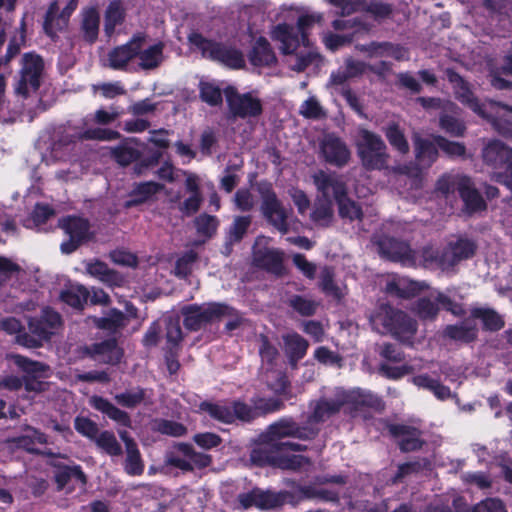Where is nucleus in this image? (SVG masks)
Segmentation results:
<instances>
[{"mask_svg":"<svg viewBox=\"0 0 512 512\" xmlns=\"http://www.w3.org/2000/svg\"><path fill=\"white\" fill-rule=\"evenodd\" d=\"M285 407L283 399L256 394L250 399V403L241 399L219 402L205 400L200 402L199 411L207 413L211 419L223 424L244 425L252 424L258 418L279 412Z\"/></svg>","mask_w":512,"mask_h":512,"instance_id":"nucleus-1","label":"nucleus"},{"mask_svg":"<svg viewBox=\"0 0 512 512\" xmlns=\"http://www.w3.org/2000/svg\"><path fill=\"white\" fill-rule=\"evenodd\" d=\"M383 400L375 393L361 389L336 388L332 398L321 397L315 402L312 412L307 418L309 424L323 423L328 418L338 414L342 408L345 413L355 417L364 408L375 411L384 409Z\"/></svg>","mask_w":512,"mask_h":512,"instance_id":"nucleus-2","label":"nucleus"},{"mask_svg":"<svg viewBox=\"0 0 512 512\" xmlns=\"http://www.w3.org/2000/svg\"><path fill=\"white\" fill-rule=\"evenodd\" d=\"M313 183L323 199L333 197L338 206L340 218L350 222L363 220V209L358 202L348 196V186L342 176L335 172L319 170L313 175Z\"/></svg>","mask_w":512,"mask_h":512,"instance_id":"nucleus-3","label":"nucleus"},{"mask_svg":"<svg viewBox=\"0 0 512 512\" xmlns=\"http://www.w3.org/2000/svg\"><path fill=\"white\" fill-rule=\"evenodd\" d=\"M356 152L365 171H384L389 168L390 154L382 137L368 129L359 131Z\"/></svg>","mask_w":512,"mask_h":512,"instance_id":"nucleus-4","label":"nucleus"},{"mask_svg":"<svg viewBox=\"0 0 512 512\" xmlns=\"http://www.w3.org/2000/svg\"><path fill=\"white\" fill-rule=\"evenodd\" d=\"M189 43L196 47L201 55L214 62H218L230 69H242L245 67V59L242 51L233 45L208 39L199 32L188 35Z\"/></svg>","mask_w":512,"mask_h":512,"instance_id":"nucleus-5","label":"nucleus"},{"mask_svg":"<svg viewBox=\"0 0 512 512\" xmlns=\"http://www.w3.org/2000/svg\"><path fill=\"white\" fill-rule=\"evenodd\" d=\"M255 189L261 198L260 211L264 219L281 234H287L290 230L289 214L272 183L266 179L260 180L256 182Z\"/></svg>","mask_w":512,"mask_h":512,"instance_id":"nucleus-6","label":"nucleus"},{"mask_svg":"<svg viewBox=\"0 0 512 512\" xmlns=\"http://www.w3.org/2000/svg\"><path fill=\"white\" fill-rule=\"evenodd\" d=\"M184 327L192 332L201 330L207 324L223 317L238 316L237 310L220 302H210L205 306L198 304H189L181 309Z\"/></svg>","mask_w":512,"mask_h":512,"instance_id":"nucleus-7","label":"nucleus"},{"mask_svg":"<svg viewBox=\"0 0 512 512\" xmlns=\"http://www.w3.org/2000/svg\"><path fill=\"white\" fill-rule=\"evenodd\" d=\"M44 60L35 52H26L20 60L18 78L14 85L16 95L27 99L31 93H36L42 83L44 74Z\"/></svg>","mask_w":512,"mask_h":512,"instance_id":"nucleus-8","label":"nucleus"},{"mask_svg":"<svg viewBox=\"0 0 512 512\" xmlns=\"http://www.w3.org/2000/svg\"><path fill=\"white\" fill-rule=\"evenodd\" d=\"M382 326L394 338L408 345H413V339L417 332V322L402 310L386 307L377 316Z\"/></svg>","mask_w":512,"mask_h":512,"instance_id":"nucleus-9","label":"nucleus"},{"mask_svg":"<svg viewBox=\"0 0 512 512\" xmlns=\"http://www.w3.org/2000/svg\"><path fill=\"white\" fill-rule=\"evenodd\" d=\"M59 227L68 236V239L60 245V251L66 255L74 253L80 246L94 238L89 220L80 216L68 215L61 218Z\"/></svg>","mask_w":512,"mask_h":512,"instance_id":"nucleus-10","label":"nucleus"},{"mask_svg":"<svg viewBox=\"0 0 512 512\" xmlns=\"http://www.w3.org/2000/svg\"><path fill=\"white\" fill-rule=\"evenodd\" d=\"M318 433V428H314L311 425H300L293 417L284 416L271 423L262 437L273 442L284 438L310 441L315 439Z\"/></svg>","mask_w":512,"mask_h":512,"instance_id":"nucleus-11","label":"nucleus"},{"mask_svg":"<svg viewBox=\"0 0 512 512\" xmlns=\"http://www.w3.org/2000/svg\"><path fill=\"white\" fill-rule=\"evenodd\" d=\"M440 308L451 313L455 317L466 315V309L462 303L454 301L443 292H438L435 300L429 297H420L415 303V312L421 320L434 321L437 319Z\"/></svg>","mask_w":512,"mask_h":512,"instance_id":"nucleus-12","label":"nucleus"},{"mask_svg":"<svg viewBox=\"0 0 512 512\" xmlns=\"http://www.w3.org/2000/svg\"><path fill=\"white\" fill-rule=\"evenodd\" d=\"M224 95L229 112L235 118H257L263 113V104L260 98L252 92L239 93L234 86H227Z\"/></svg>","mask_w":512,"mask_h":512,"instance_id":"nucleus-13","label":"nucleus"},{"mask_svg":"<svg viewBox=\"0 0 512 512\" xmlns=\"http://www.w3.org/2000/svg\"><path fill=\"white\" fill-rule=\"evenodd\" d=\"M27 325L31 334L38 336L42 342H49L63 326V319L59 312L46 306L38 316L30 317Z\"/></svg>","mask_w":512,"mask_h":512,"instance_id":"nucleus-14","label":"nucleus"},{"mask_svg":"<svg viewBox=\"0 0 512 512\" xmlns=\"http://www.w3.org/2000/svg\"><path fill=\"white\" fill-rule=\"evenodd\" d=\"M455 189L463 202L462 213L473 216L487 209V204L481 193L475 187L471 177L460 175L455 181Z\"/></svg>","mask_w":512,"mask_h":512,"instance_id":"nucleus-15","label":"nucleus"},{"mask_svg":"<svg viewBox=\"0 0 512 512\" xmlns=\"http://www.w3.org/2000/svg\"><path fill=\"white\" fill-rule=\"evenodd\" d=\"M146 41V34L138 32L133 34L125 44L112 48L107 55L108 67L113 70H126L131 60L137 57L139 49Z\"/></svg>","mask_w":512,"mask_h":512,"instance_id":"nucleus-16","label":"nucleus"},{"mask_svg":"<svg viewBox=\"0 0 512 512\" xmlns=\"http://www.w3.org/2000/svg\"><path fill=\"white\" fill-rule=\"evenodd\" d=\"M379 252L382 257L405 265H414L416 261L415 251L410 244L401 239L384 235L378 241Z\"/></svg>","mask_w":512,"mask_h":512,"instance_id":"nucleus-17","label":"nucleus"},{"mask_svg":"<svg viewBox=\"0 0 512 512\" xmlns=\"http://www.w3.org/2000/svg\"><path fill=\"white\" fill-rule=\"evenodd\" d=\"M320 151L326 163L337 168L345 167L351 159V151L346 142L335 133L324 136Z\"/></svg>","mask_w":512,"mask_h":512,"instance_id":"nucleus-18","label":"nucleus"},{"mask_svg":"<svg viewBox=\"0 0 512 512\" xmlns=\"http://www.w3.org/2000/svg\"><path fill=\"white\" fill-rule=\"evenodd\" d=\"M448 81L454 85L455 97L462 104L470 108L474 113L484 119H490V114L486 113L484 105L474 95L465 79L454 69L446 70Z\"/></svg>","mask_w":512,"mask_h":512,"instance_id":"nucleus-19","label":"nucleus"},{"mask_svg":"<svg viewBox=\"0 0 512 512\" xmlns=\"http://www.w3.org/2000/svg\"><path fill=\"white\" fill-rule=\"evenodd\" d=\"M389 435L397 440L398 448L403 453L419 451L425 445L421 438L422 431L414 426L406 424L387 423Z\"/></svg>","mask_w":512,"mask_h":512,"instance_id":"nucleus-20","label":"nucleus"},{"mask_svg":"<svg viewBox=\"0 0 512 512\" xmlns=\"http://www.w3.org/2000/svg\"><path fill=\"white\" fill-rule=\"evenodd\" d=\"M482 159L485 165L496 172H507L512 163V148L500 140L490 141L482 150Z\"/></svg>","mask_w":512,"mask_h":512,"instance_id":"nucleus-21","label":"nucleus"},{"mask_svg":"<svg viewBox=\"0 0 512 512\" xmlns=\"http://www.w3.org/2000/svg\"><path fill=\"white\" fill-rule=\"evenodd\" d=\"M237 500L244 509L255 506L267 510L283 506L282 491H263L260 488H253L248 492L240 493Z\"/></svg>","mask_w":512,"mask_h":512,"instance_id":"nucleus-22","label":"nucleus"},{"mask_svg":"<svg viewBox=\"0 0 512 512\" xmlns=\"http://www.w3.org/2000/svg\"><path fill=\"white\" fill-rule=\"evenodd\" d=\"M479 328L470 314L463 320L448 324L442 330V337L460 345H470L478 340Z\"/></svg>","mask_w":512,"mask_h":512,"instance_id":"nucleus-23","label":"nucleus"},{"mask_svg":"<svg viewBox=\"0 0 512 512\" xmlns=\"http://www.w3.org/2000/svg\"><path fill=\"white\" fill-rule=\"evenodd\" d=\"M477 250L476 243L468 238L459 237L443 248V264L447 271L453 269L461 261L472 258Z\"/></svg>","mask_w":512,"mask_h":512,"instance_id":"nucleus-24","label":"nucleus"},{"mask_svg":"<svg viewBox=\"0 0 512 512\" xmlns=\"http://www.w3.org/2000/svg\"><path fill=\"white\" fill-rule=\"evenodd\" d=\"M85 354L105 364L117 365L123 357V349L118 346L116 338H108L85 347Z\"/></svg>","mask_w":512,"mask_h":512,"instance_id":"nucleus-25","label":"nucleus"},{"mask_svg":"<svg viewBox=\"0 0 512 512\" xmlns=\"http://www.w3.org/2000/svg\"><path fill=\"white\" fill-rule=\"evenodd\" d=\"M412 142L416 163L421 168L428 169L432 167L439 157V147L435 140L422 137L419 133H414Z\"/></svg>","mask_w":512,"mask_h":512,"instance_id":"nucleus-26","label":"nucleus"},{"mask_svg":"<svg viewBox=\"0 0 512 512\" xmlns=\"http://www.w3.org/2000/svg\"><path fill=\"white\" fill-rule=\"evenodd\" d=\"M256 265L266 272L276 276L283 277L287 274L284 265V252L277 248H265L255 253Z\"/></svg>","mask_w":512,"mask_h":512,"instance_id":"nucleus-27","label":"nucleus"},{"mask_svg":"<svg viewBox=\"0 0 512 512\" xmlns=\"http://www.w3.org/2000/svg\"><path fill=\"white\" fill-rule=\"evenodd\" d=\"M248 60L252 66L258 68L272 67L277 64L276 54L264 36L256 39L248 53Z\"/></svg>","mask_w":512,"mask_h":512,"instance_id":"nucleus-28","label":"nucleus"},{"mask_svg":"<svg viewBox=\"0 0 512 512\" xmlns=\"http://www.w3.org/2000/svg\"><path fill=\"white\" fill-rule=\"evenodd\" d=\"M369 57H391L396 61L409 60V51L401 44L372 41L363 47Z\"/></svg>","mask_w":512,"mask_h":512,"instance_id":"nucleus-29","label":"nucleus"},{"mask_svg":"<svg viewBox=\"0 0 512 512\" xmlns=\"http://www.w3.org/2000/svg\"><path fill=\"white\" fill-rule=\"evenodd\" d=\"M52 467L55 468L54 481L57 486V491H62L72 479L79 482L82 487H85L88 483L87 475L78 464L70 466L56 462L52 463Z\"/></svg>","mask_w":512,"mask_h":512,"instance_id":"nucleus-30","label":"nucleus"},{"mask_svg":"<svg viewBox=\"0 0 512 512\" xmlns=\"http://www.w3.org/2000/svg\"><path fill=\"white\" fill-rule=\"evenodd\" d=\"M80 35L84 42L92 45L98 40L100 14L96 7L83 8L80 13Z\"/></svg>","mask_w":512,"mask_h":512,"instance_id":"nucleus-31","label":"nucleus"},{"mask_svg":"<svg viewBox=\"0 0 512 512\" xmlns=\"http://www.w3.org/2000/svg\"><path fill=\"white\" fill-rule=\"evenodd\" d=\"M473 321L479 320L485 332H498L505 326V320L495 309L486 306H473L469 310Z\"/></svg>","mask_w":512,"mask_h":512,"instance_id":"nucleus-32","label":"nucleus"},{"mask_svg":"<svg viewBox=\"0 0 512 512\" xmlns=\"http://www.w3.org/2000/svg\"><path fill=\"white\" fill-rule=\"evenodd\" d=\"M495 107L494 115L488 121L495 131L506 139H512V106L500 101H491Z\"/></svg>","mask_w":512,"mask_h":512,"instance_id":"nucleus-33","label":"nucleus"},{"mask_svg":"<svg viewBox=\"0 0 512 512\" xmlns=\"http://www.w3.org/2000/svg\"><path fill=\"white\" fill-rule=\"evenodd\" d=\"M90 405L118 425L125 428L131 427L132 421L130 415L126 411L116 407L108 399L94 395L90 398Z\"/></svg>","mask_w":512,"mask_h":512,"instance_id":"nucleus-34","label":"nucleus"},{"mask_svg":"<svg viewBox=\"0 0 512 512\" xmlns=\"http://www.w3.org/2000/svg\"><path fill=\"white\" fill-rule=\"evenodd\" d=\"M271 38L281 43L280 51L284 55L295 54L300 45L298 33L287 23H279L273 27Z\"/></svg>","mask_w":512,"mask_h":512,"instance_id":"nucleus-35","label":"nucleus"},{"mask_svg":"<svg viewBox=\"0 0 512 512\" xmlns=\"http://www.w3.org/2000/svg\"><path fill=\"white\" fill-rule=\"evenodd\" d=\"M121 439L126 447V459L124 464L125 472L131 476H140L144 472V463L141 458L137 443L126 431L120 433Z\"/></svg>","mask_w":512,"mask_h":512,"instance_id":"nucleus-36","label":"nucleus"},{"mask_svg":"<svg viewBox=\"0 0 512 512\" xmlns=\"http://www.w3.org/2000/svg\"><path fill=\"white\" fill-rule=\"evenodd\" d=\"M279 452L274 442L262 437V443L251 450L250 460L258 467H277Z\"/></svg>","mask_w":512,"mask_h":512,"instance_id":"nucleus-37","label":"nucleus"},{"mask_svg":"<svg viewBox=\"0 0 512 512\" xmlns=\"http://www.w3.org/2000/svg\"><path fill=\"white\" fill-rule=\"evenodd\" d=\"M164 188L163 184L154 181L136 183L130 191L129 199L125 201L124 207L129 209L139 206L150 200L155 194Z\"/></svg>","mask_w":512,"mask_h":512,"instance_id":"nucleus-38","label":"nucleus"},{"mask_svg":"<svg viewBox=\"0 0 512 512\" xmlns=\"http://www.w3.org/2000/svg\"><path fill=\"white\" fill-rule=\"evenodd\" d=\"M285 353L291 364H297L304 358L309 347L308 341L300 334L293 332L283 336Z\"/></svg>","mask_w":512,"mask_h":512,"instance_id":"nucleus-39","label":"nucleus"},{"mask_svg":"<svg viewBox=\"0 0 512 512\" xmlns=\"http://www.w3.org/2000/svg\"><path fill=\"white\" fill-rule=\"evenodd\" d=\"M57 11V4L53 2L46 11L43 23L44 33L53 41H56L58 32L64 31L69 23L67 19L57 14Z\"/></svg>","mask_w":512,"mask_h":512,"instance_id":"nucleus-40","label":"nucleus"},{"mask_svg":"<svg viewBox=\"0 0 512 512\" xmlns=\"http://www.w3.org/2000/svg\"><path fill=\"white\" fill-rule=\"evenodd\" d=\"M316 489L313 485H301L292 482L291 490H282L283 505L291 504L296 506L305 500H314L316 498Z\"/></svg>","mask_w":512,"mask_h":512,"instance_id":"nucleus-41","label":"nucleus"},{"mask_svg":"<svg viewBox=\"0 0 512 512\" xmlns=\"http://www.w3.org/2000/svg\"><path fill=\"white\" fill-rule=\"evenodd\" d=\"M384 135L390 146L401 155H406L410 151L408 140L401 129L400 125L396 122L389 123L383 129Z\"/></svg>","mask_w":512,"mask_h":512,"instance_id":"nucleus-42","label":"nucleus"},{"mask_svg":"<svg viewBox=\"0 0 512 512\" xmlns=\"http://www.w3.org/2000/svg\"><path fill=\"white\" fill-rule=\"evenodd\" d=\"M164 43L159 41L147 49H139L137 57L140 60V67L144 70L157 68L163 61Z\"/></svg>","mask_w":512,"mask_h":512,"instance_id":"nucleus-43","label":"nucleus"},{"mask_svg":"<svg viewBox=\"0 0 512 512\" xmlns=\"http://www.w3.org/2000/svg\"><path fill=\"white\" fill-rule=\"evenodd\" d=\"M125 11L118 1L109 3L104 14V32L107 37H111L115 28L125 21Z\"/></svg>","mask_w":512,"mask_h":512,"instance_id":"nucleus-44","label":"nucleus"},{"mask_svg":"<svg viewBox=\"0 0 512 512\" xmlns=\"http://www.w3.org/2000/svg\"><path fill=\"white\" fill-rule=\"evenodd\" d=\"M286 304L302 317H311L315 315L319 306L317 301L299 294L290 295L286 300Z\"/></svg>","mask_w":512,"mask_h":512,"instance_id":"nucleus-45","label":"nucleus"},{"mask_svg":"<svg viewBox=\"0 0 512 512\" xmlns=\"http://www.w3.org/2000/svg\"><path fill=\"white\" fill-rule=\"evenodd\" d=\"M319 288L327 296H331L336 300H341L343 294L340 287L335 282V271L331 266H324L319 276Z\"/></svg>","mask_w":512,"mask_h":512,"instance_id":"nucleus-46","label":"nucleus"},{"mask_svg":"<svg viewBox=\"0 0 512 512\" xmlns=\"http://www.w3.org/2000/svg\"><path fill=\"white\" fill-rule=\"evenodd\" d=\"M89 291L82 285L71 286L63 290L60 299L72 308L82 310L89 298Z\"/></svg>","mask_w":512,"mask_h":512,"instance_id":"nucleus-47","label":"nucleus"},{"mask_svg":"<svg viewBox=\"0 0 512 512\" xmlns=\"http://www.w3.org/2000/svg\"><path fill=\"white\" fill-rule=\"evenodd\" d=\"M430 465L431 462L426 457L418 458L417 460L414 461L399 464L395 475L391 478V482L392 484L400 483L405 477L411 474H417L429 468Z\"/></svg>","mask_w":512,"mask_h":512,"instance_id":"nucleus-48","label":"nucleus"},{"mask_svg":"<svg viewBox=\"0 0 512 512\" xmlns=\"http://www.w3.org/2000/svg\"><path fill=\"white\" fill-rule=\"evenodd\" d=\"M165 323V350H180L184 335L182 332L179 318L169 317L165 321Z\"/></svg>","mask_w":512,"mask_h":512,"instance_id":"nucleus-49","label":"nucleus"},{"mask_svg":"<svg viewBox=\"0 0 512 512\" xmlns=\"http://www.w3.org/2000/svg\"><path fill=\"white\" fill-rule=\"evenodd\" d=\"M439 127L451 137H463L466 132L465 123L458 117L447 112L440 113Z\"/></svg>","mask_w":512,"mask_h":512,"instance_id":"nucleus-50","label":"nucleus"},{"mask_svg":"<svg viewBox=\"0 0 512 512\" xmlns=\"http://www.w3.org/2000/svg\"><path fill=\"white\" fill-rule=\"evenodd\" d=\"M199 98L211 107L219 106L223 102L219 86L207 81L199 82Z\"/></svg>","mask_w":512,"mask_h":512,"instance_id":"nucleus-51","label":"nucleus"},{"mask_svg":"<svg viewBox=\"0 0 512 512\" xmlns=\"http://www.w3.org/2000/svg\"><path fill=\"white\" fill-rule=\"evenodd\" d=\"M194 225L198 235L210 239L217 232L219 220L216 216L202 213L194 219Z\"/></svg>","mask_w":512,"mask_h":512,"instance_id":"nucleus-52","label":"nucleus"},{"mask_svg":"<svg viewBox=\"0 0 512 512\" xmlns=\"http://www.w3.org/2000/svg\"><path fill=\"white\" fill-rule=\"evenodd\" d=\"M333 197H328V199H324L323 202L316 204L313 211L311 212V220L324 227H328L333 218V206H332Z\"/></svg>","mask_w":512,"mask_h":512,"instance_id":"nucleus-53","label":"nucleus"},{"mask_svg":"<svg viewBox=\"0 0 512 512\" xmlns=\"http://www.w3.org/2000/svg\"><path fill=\"white\" fill-rule=\"evenodd\" d=\"M112 156L121 166H128L141 159V152L125 143L115 147L112 150Z\"/></svg>","mask_w":512,"mask_h":512,"instance_id":"nucleus-54","label":"nucleus"},{"mask_svg":"<svg viewBox=\"0 0 512 512\" xmlns=\"http://www.w3.org/2000/svg\"><path fill=\"white\" fill-rule=\"evenodd\" d=\"M154 430L162 435L171 437H182L187 434V427L177 421L168 419H158L155 421Z\"/></svg>","mask_w":512,"mask_h":512,"instance_id":"nucleus-55","label":"nucleus"},{"mask_svg":"<svg viewBox=\"0 0 512 512\" xmlns=\"http://www.w3.org/2000/svg\"><path fill=\"white\" fill-rule=\"evenodd\" d=\"M252 222L250 215L237 216L231 224L228 239L231 243H239L247 233Z\"/></svg>","mask_w":512,"mask_h":512,"instance_id":"nucleus-56","label":"nucleus"},{"mask_svg":"<svg viewBox=\"0 0 512 512\" xmlns=\"http://www.w3.org/2000/svg\"><path fill=\"white\" fill-rule=\"evenodd\" d=\"M145 389L138 387L134 391H125L116 394L114 399L122 407L134 409L139 406L145 399Z\"/></svg>","mask_w":512,"mask_h":512,"instance_id":"nucleus-57","label":"nucleus"},{"mask_svg":"<svg viewBox=\"0 0 512 512\" xmlns=\"http://www.w3.org/2000/svg\"><path fill=\"white\" fill-rule=\"evenodd\" d=\"M269 389L274 393L273 397L283 399V402L292 399L291 382L285 373H279L275 381L271 382Z\"/></svg>","mask_w":512,"mask_h":512,"instance_id":"nucleus-58","label":"nucleus"},{"mask_svg":"<svg viewBox=\"0 0 512 512\" xmlns=\"http://www.w3.org/2000/svg\"><path fill=\"white\" fill-rule=\"evenodd\" d=\"M434 140L439 149L450 158L464 157L466 154V147L463 143L450 141L441 135H434Z\"/></svg>","mask_w":512,"mask_h":512,"instance_id":"nucleus-59","label":"nucleus"},{"mask_svg":"<svg viewBox=\"0 0 512 512\" xmlns=\"http://www.w3.org/2000/svg\"><path fill=\"white\" fill-rule=\"evenodd\" d=\"M120 133L109 128H88L79 134L80 140L112 141L120 138Z\"/></svg>","mask_w":512,"mask_h":512,"instance_id":"nucleus-60","label":"nucleus"},{"mask_svg":"<svg viewBox=\"0 0 512 512\" xmlns=\"http://www.w3.org/2000/svg\"><path fill=\"white\" fill-rule=\"evenodd\" d=\"M98 447L103 449L111 456H119L122 454V447L117 441L115 435L110 431H102L99 436L95 438Z\"/></svg>","mask_w":512,"mask_h":512,"instance_id":"nucleus-61","label":"nucleus"},{"mask_svg":"<svg viewBox=\"0 0 512 512\" xmlns=\"http://www.w3.org/2000/svg\"><path fill=\"white\" fill-rule=\"evenodd\" d=\"M198 259V254L194 250L186 251L175 263V275L179 278H186L191 274L192 265Z\"/></svg>","mask_w":512,"mask_h":512,"instance_id":"nucleus-62","label":"nucleus"},{"mask_svg":"<svg viewBox=\"0 0 512 512\" xmlns=\"http://www.w3.org/2000/svg\"><path fill=\"white\" fill-rule=\"evenodd\" d=\"M310 464V459L304 455H279L277 467L282 470L298 471L304 465Z\"/></svg>","mask_w":512,"mask_h":512,"instance_id":"nucleus-63","label":"nucleus"},{"mask_svg":"<svg viewBox=\"0 0 512 512\" xmlns=\"http://www.w3.org/2000/svg\"><path fill=\"white\" fill-rule=\"evenodd\" d=\"M470 512H508L504 502L498 498H486L475 504Z\"/></svg>","mask_w":512,"mask_h":512,"instance_id":"nucleus-64","label":"nucleus"}]
</instances>
